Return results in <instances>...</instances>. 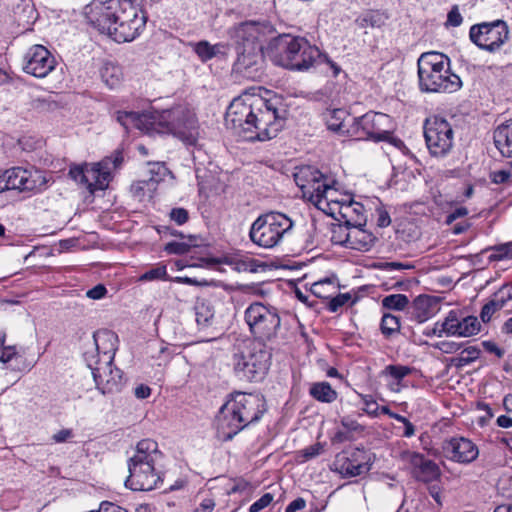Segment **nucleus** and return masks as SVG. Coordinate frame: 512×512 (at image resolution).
<instances>
[{"label": "nucleus", "mask_w": 512, "mask_h": 512, "mask_svg": "<svg viewBox=\"0 0 512 512\" xmlns=\"http://www.w3.org/2000/svg\"><path fill=\"white\" fill-rule=\"evenodd\" d=\"M278 97L265 99L245 93L230 103L225 125L247 141H266L277 136L284 126Z\"/></svg>", "instance_id": "1"}, {"label": "nucleus", "mask_w": 512, "mask_h": 512, "mask_svg": "<svg viewBox=\"0 0 512 512\" xmlns=\"http://www.w3.org/2000/svg\"><path fill=\"white\" fill-rule=\"evenodd\" d=\"M84 14L100 33L118 43L133 41L146 23L135 0H93L85 7Z\"/></svg>", "instance_id": "2"}, {"label": "nucleus", "mask_w": 512, "mask_h": 512, "mask_svg": "<svg viewBox=\"0 0 512 512\" xmlns=\"http://www.w3.org/2000/svg\"><path fill=\"white\" fill-rule=\"evenodd\" d=\"M272 34V27L263 23L244 22L233 27L230 30V36L237 44L234 71L250 79L259 77L263 56L266 55L264 43L271 38Z\"/></svg>", "instance_id": "3"}, {"label": "nucleus", "mask_w": 512, "mask_h": 512, "mask_svg": "<svg viewBox=\"0 0 512 512\" xmlns=\"http://www.w3.org/2000/svg\"><path fill=\"white\" fill-rule=\"evenodd\" d=\"M144 118L150 129L158 133L173 134L188 145H195L199 138V126L195 113L188 107L177 105L171 109L155 112L151 116H140L136 112H117V121L128 127L130 123L142 122Z\"/></svg>", "instance_id": "4"}, {"label": "nucleus", "mask_w": 512, "mask_h": 512, "mask_svg": "<svg viewBox=\"0 0 512 512\" xmlns=\"http://www.w3.org/2000/svg\"><path fill=\"white\" fill-rule=\"evenodd\" d=\"M144 118L150 129L158 133L173 134L188 145H195L199 138V126L195 113L188 107L177 105L171 109L155 112L151 116H140L136 112H117V121L128 127L130 123L142 122Z\"/></svg>", "instance_id": "5"}, {"label": "nucleus", "mask_w": 512, "mask_h": 512, "mask_svg": "<svg viewBox=\"0 0 512 512\" xmlns=\"http://www.w3.org/2000/svg\"><path fill=\"white\" fill-rule=\"evenodd\" d=\"M265 412V401L258 394L236 393L220 409L217 417V436L231 440L248 425L257 422Z\"/></svg>", "instance_id": "6"}, {"label": "nucleus", "mask_w": 512, "mask_h": 512, "mask_svg": "<svg viewBox=\"0 0 512 512\" xmlns=\"http://www.w3.org/2000/svg\"><path fill=\"white\" fill-rule=\"evenodd\" d=\"M266 56L278 66L305 71L314 65L320 57V51L303 37L281 34L269 40Z\"/></svg>", "instance_id": "7"}, {"label": "nucleus", "mask_w": 512, "mask_h": 512, "mask_svg": "<svg viewBox=\"0 0 512 512\" xmlns=\"http://www.w3.org/2000/svg\"><path fill=\"white\" fill-rule=\"evenodd\" d=\"M163 454L158 444L152 439L138 442L135 454L129 459V476L125 485L135 491H150L157 487L161 477L155 465L162 459Z\"/></svg>", "instance_id": "8"}, {"label": "nucleus", "mask_w": 512, "mask_h": 512, "mask_svg": "<svg viewBox=\"0 0 512 512\" xmlns=\"http://www.w3.org/2000/svg\"><path fill=\"white\" fill-rule=\"evenodd\" d=\"M421 91L431 93H452L460 89V77L450 71L449 59L438 52L421 54L417 61Z\"/></svg>", "instance_id": "9"}, {"label": "nucleus", "mask_w": 512, "mask_h": 512, "mask_svg": "<svg viewBox=\"0 0 512 512\" xmlns=\"http://www.w3.org/2000/svg\"><path fill=\"white\" fill-rule=\"evenodd\" d=\"M269 353L253 341L238 344L233 355L235 374L246 381H258L263 378L269 367Z\"/></svg>", "instance_id": "10"}, {"label": "nucleus", "mask_w": 512, "mask_h": 512, "mask_svg": "<svg viewBox=\"0 0 512 512\" xmlns=\"http://www.w3.org/2000/svg\"><path fill=\"white\" fill-rule=\"evenodd\" d=\"M292 227L293 221L285 214L269 212L252 223L249 237L255 245L270 249L278 246Z\"/></svg>", "instance_id": "11"}, {"label": "nucleus", "mask_w": 512, "mask_h": 512, "mask_svg": "<svg viewBox=\"0 0 512 512\" xmlns=\"http://www.w3.org/2000/svg\"><path fill=\"white\" fill-rule=\"evenodd\" d=\"M245 321L253 336L262 342L273 339L281 324L277 309L260 302L248 306L245 310Z\"/></svg>", "instance_id": "12"}, {"label": "nucleus", "mask_w": 512, "mask_h": 512, "mask_svg": "<svg viewBox=\"0 0 512 512\" xmlns=\"http://www.w3.org/2000/svg\"><path fill=\"white\" fill-rule=\"evenodd\" d=\"M393 129L392 119L384 113L368 112L353 118L348 137L356 140L384 141L390 138Z\"/></svg>", "instance_id": "13"}, {"label": "nucleus", "mask_w": 512, "mask_h": 512, "mask_svg": "<svg viewBox=\"0 0 512 512\" xmlns=\"http://www.w3.org/2000/svg\"><path fill=\"white\" fill-rule=\"evenodd\" d=\"M308 186L311 189L310 200L318 209L337 220H340L339 217H347L349 206H337L341 193L329 185L321 173L317 172Z\"/></svg>", "instance_id": "14"}, {"label": "nucleus", "mask_w": 512, "mask_h": 512, "mask_svg": "<svg viewBox=\"0 0 512 512\" xmlns=\"http://www.w3.org/2000/svg\"><path fill=\"white\" fill-rule=\"evenodd\" d=\"M470 40L482 50L495 52L508 40V25L503 20L483 22L471 26Z\"/></svg>", "instance_id": "15"}, {"label": "nucleus", "mask_w": 512, "mask_h": 512, "mask_svg": "<svg viewBox=\"0 0 512 512\" xmlns=\"http://www.w3.org/2000/svg\"><path fill=\"white\" fill-rule=\"evenodd\" d=\"M111 159H103L94 164H84L70 168L69 175L76 182L85 186L91 194L108 187L110 176Z\"/></svg>", "instance_id": "16"}, {"label": "nucleus", "mask_w": 512, "mask_h": 512, "mask_svg": "<svg viewBox=\"0 0 512 512\" xmlns=\"http://www.w3.org/2000/svg\"><path fill=\"white\" fill-rule=\"evenodd\" d=\"M453 135V129L447 120L437 116L426 120L424 136L432 155L447 154L453 146Z\"/></svg>", "instance_id": "17"}, {"label": "nucleus", "mask_w": 512, "mask_h": 512, "mask_svg": "<svg viewBox=\"0 0 512 512\" xmlns=\"http://www.w3.org/2000/svg\"><path fill=\"white\" fill-rule=\"evenodd\" d=\"M87 366L91 369L97 388L103 393H112L120 389L122 383V372L113 367V361L101 362L92 361L89 354H86Z\"/></svg>", "instance_id": "18"}, {"label": "nucleus", "mask_w": 512, "mask_h": 512, "mask_svg": "<svg viewBox=\"0 0 512 512\" xmlns=\"http://www.w3.org/2000/svg\"><path fill=\"white\" fill-rule=\"evenodd\" d=\"M56 65L55 57L43 45H33L24 56L23 70L32 76L46 77Z\"/></svg>", "instance_id": "19"}, {"label": "nucleus", "mask_w": 512, "mask_h": 512, "mask_svg": "<svg viewBox=\"0 0 512 512\" xmlns=\"http://www.w3.org/2000/svg\"><path fill=\"white\" fill-rule=\"evenodd\" d=\"M441 449L445 458L460 464L472 463L479 455L477 445L465 437L446 439L442 442Z\"/></svg>", "instance_id": "20"}, {"label": "nucleus", "mask_w": 512, "mask_h": 512, "mask_svg": "<svg viewBox=\"0 0 512 512\" xmlns=\"http://www.w3.org/2000/svg\"><path fill=\"white\" fill-rule=\"evenodd\" d=\"M11 190L20 192L40 190L46 184V178L43 173L36 169H24L22 167H13L6 170Z\"/></svg>", "instance_id": "21"}, {"label": "nucleus", "mask_w": 512, "mask_h": 512, "mask_svg": "<svg viewBox=\"0 0 512 512\" xmlns=\"http://www.w3.org/2000/svg\"><path fill=\"white\" fill-rule=\"evenodd\" d=\"M442 329L448 336L471 337L480 331L481 324L475 316L460 319L458 313L452 310L442 322Z\"/></svg>", "instance_id": "22"}, {"label": "nucleus", "mask_w": 512, "mask_h": 512, "mask_svg": "<svg viewBox=\"0 0 512 512\" xmlns=\"http://www.w3.org/2000/svg\"><path fill=\"white\" fill-rule=\"evenodd\" d=\"M93 339L96 353L87 351L84 357L86 358V354H89L90 360H99V363L113 361L116 351V334L109 330H100L94 333Z\"/></svg>", "instance_id": "23"}, {"label": "nucleus", "mask_w": 512, "mask_h": 512, "mask_svg": "<svg viewBox=\"0 0 512 512\" xmlns=\"http://www.w3.org/2000/svg\"><path fill=\"white\" fill-rule=\"evenodd\" d=\"M401 460L411 464L418 469L417 477L424 482H431L440 476L438 465L432 460L425 459L424 456L417 452L403 451L400 454Z\"/></svg>", "instance_id": "24"}, {"label": "nucleus", "mask_w": 512, "mask_h": 512, "mask_svg": "<svg viewBox=\"0 0 512 512\" xmlns=\"http://www.w3.org/2000/svg\"><path fill=\"white\" fill-rule=\"evenodd\" d=\"M369 469L367 463L358 460L357 453H352L351 456L345 452L339 453L333 462V470L345 477L359 476L368 472Z\"/></svg>", "instance_id": "25"}, {"label": "nucleus", "mask_w": 512, "mask_h": 512, "mask_svg": "<svg viewBox=\"0 0 512 512\" xmlns=\"http://www.w3.org/2000/svg\"><path fill=\"white\" fill-rule=\"evenodd\" d=\"M364 226L365 221L351 224L350 240L349 244H347L348 248L359 251H369L373 247L376 237L371 232L364 229Z\"/></svg>", "instance_id": "26"}, {"label": "nucleus", "mask_w": 512, "mask_h": 512, "mask_svg": "<svg viewBox=\"0 0 512 512\" xmlns=\"http://www.w3.org/2000/svg\"><path fill=\"white\" fill-rule=\"evenodd\" d=\"M327 128L342 136L348 137L353 118L345 109H329L324 113Z\"/></svg>", "instance_id": "27"}, {"label": "nucleus", "mask_w": 512, "mask_h": 512, "mask_svg": "<svg viewBox=\"0 0 512 512\" xmlns=\"http://www.w3.org/2000/svg\"><path fill=\"white\" fill-rule=\"evenodd\" d=\"M493 139L496 148L504 157H512V119L494 130Z\"/></svg>", "instance_id": "28"}, {"label": "nucleus", "mask_w": 512, "mask_h": 512, "mask_svg": "<svg viewBox=\"0 0 512 512\" xmlns=\"http://www.w3.org/2000/svg\"><path fill=\"white\" fill-rule=\"evenodd\" d=\"M435 307L436 302L432 297L419 295L412 303V315L419 323H422L433 316Z\"/></svg>", "instance_id": "29"}, {"label": "nucleus", "mask_w": 512, "mask_h": 512, "mask_svg": "<svg viewBox=\"0 0 512 512\" xmlns=\"http://www.w3.org/2000/svg\"><path fill=\"white\" fill-rule=\"evenodd\" d=\"M101 78L110 88L118 87L123 80V72L119 65L106 62L100 70Z\"/></svg>", "instance_id": "30"}, {"label": "nucleus", "mask_w": 512, "mask_h": 512, "mask_svg": "<svg viewBox=\"0 0 512 512\" xmlns=\"http://www.w3.org/2000/svg\"><path fill=\"white\" fill-rule=\"evenodd\" d=\"M309 393L314 399L323 403H332L338 396L337 392L332 389L328 382L313 383Z\"/></svg>", "instance_id": "31"}, {"label": "nucleus", "mask_w": 512, "mask_h": 512, "mask_svg": "<svg viewBox=\"0 0 512 512\" xmlns=\"http://www.w3.org/2000/svg\"><path fill=\"white\" fill-rule=\"evenodd\" d=\"M148 167L150 177L147 179V187L151 193L156 185L169 174V170L164 162H148Z\"/></svg>", "instance_id": "32"}, {"label": "nucleus", "mask_w": 512, "mask_h": 512, "mask_svg": "<svg viewBox=\"0 0 512 512\" xmlns=\"http://www.w3.org/2000/svg\"><path fill=\"white\" fill-rule=\"evenodd\" d=\"M196 322L200 327H208L214 319V308L208 301H199L195 306Z\"/></svg>", "instance_id": "33"}, {"label": "nucleus", "mask_w": 512, "mask_h": 512, "mask_svg": "<svg viewBox=\"0 0 512 512\" xmlns=\"http://www.w3.org/2000/svg\"><path fill=\"white\" fill-rule=\"evenodd\" d=\"M311 291L318 298L329 299L337 292V285L327 278L313 283Z\"/></svg>", "instance_id": "34"}, {"label": "nucleus", "mask_w": 512, "mask_h": 512, "mask_svg": "<svg viewBox=\"0 0 512 512\" xmlns=\"http://www.w3.org/2000/svg\"><path fill=\"white\" fill-rule=\"evenodd\" d=\"M351 224L344 223L333 224L331 227V241L334 244L345 245L349 244Z\"/></svg>", "instance_id": "35"}, {"label": "nucleus", "mask_w": 512, "mask_h": 512, "mask_svg": "<svg viewBox=\"0 0 512 512\" xmlns=\"http://www.w3.org/2000/svg\"><path fill=\"white\" fill-rule=\"evenodd\" d=\"M479 355L480 349L470 346L462 350L458 357L452 358L451 363L456 368H462L478 359Z\"/></svg>", "instance_id": "36"}, {"label": "nucleus", "mask_w": 512, "mask_h": 512, "mask_svg": "<svg viewBox=\"0 0 512 512\" xmlns=\"http://www.w3.org/2000/svg\"><path fill=\"white\" fill-rule=\"evenodd\" d=\"M380 328L383 335L390 337L400 331V320L390 313H385L382 316Z\"/></svg>", "instance_id": "37"}, {"label": "nucleus", "mask_w": 512, "mask_h": 512, "mask_svg": "<svg viewBox=\"0 0 512 512\" xmlns=\"http://www.w3.org/2000/svg\"><path fill=\"white\" fill-rule=\"evenodd\" d=\"M409 304V299L404 294H391L383 298L382 306L390 310H404Z\"/></svg>", "instance_id": "38"}, {"label": "nucleus", "mask_w": 512, "mask_h": 512, "mask_svg": "<svg viewBox=\"0 0 512 512\" xmlns=\"http://www.w3.org/2000/svg\"><path fill=\"white\" fill-rule=\"evenodd\" d=\"M493 253L489 256L490 261H501L504 259H512V242L495 245L490 247Z\"/></svg>", "instance_id": "39"}, {"label": "nucleus", "mask_w": 512, "mask_h": 512, "mask_svg": "<svg viewBox=\"0 0 512 512\" xmlns=\"http://www.w3.org/2000/svg\"><path fill=\"white\" fill-rule=\"evenodd\" d=\"M349 211L347 212V217H339L340 219H343L346 221L347 224H355L356 222H366L365 218L363 217V206L355 201H351V203H348Z\"/></svg>", "instance_id": "40"}, {"label": "nucleus", "mask_w": 512, "mask_h": 512, "mask_svg": "<svg viewBox=\"0 0 512 512\" xmlns=\"http://www.w3.org/2000/svg\"><path fill=\"white\" fill-rule=\"evenodd\" d=\"M413 368L404 365H388L386 366L384 373L391 376L400 385L403 378L410 375L413 372Z\"/></svg>", "instance_id": "41"}, {"label": "nucleus", "mask_w": 512, "mask_h": 512, "mask_svg": "<svg viewBox=\"0 0 512 512\" xmlns=\"http://www.w3.org/2000/svg\"><path fill=\"white\" fill-rule=\"evenodd\" d=\"M503 307L504 306L492 295L491 299L481 309L480 318L482 322H489L492 316Z\"/></svg>", "instance_id": "42"}, {"label": "nucleus", "mask_w": 512, "mask_h": 512, "mask_svg": "<svg viewBox=\"0 0 512 512\" xmlns=\"http://www.w3.org/2000/svg\"><path fill=\"white\" fill-rule=\"evenodd\" d=\"M323 451V445L321 443H315L309 447H306L300 450L297 453V460L299 462L309 461L317 456H319Z\"/></svg>", "instance_id": "43"}, {"label": "nucleus", "mask_w": 512, "mask_h": 512, "mask_svg": "<svg viewBox=\"0 0 512 512\" xmlns=\"http://www.w3.org/2000/svg\"><path fill=\"white\" fill-rule=\"evenodd\" d=\"M193 50L203 62L214 58L211 44L208 41L203 40L193 44Z\"/></svg>", "instance_id": "44"}, {"label": "nucleus", "mask_w": 512, "mask_h": 512, "mask_svg": "<svg viewBox=\"0 0 512 512\" xmlns=\"http://www.w3.org/2000/svg\"><path fill=\"white\" fill-rule=\"evenodd\" d=\"M167 278L166 266L161 265L150 269L149 271L142 274L139 278L140 281H153V280H165Z\"/></svg>", "instance_id": "45"}, {"label": "nucleus", "mask_w": 512, "mask_h": 512, "mask_svg": "<svg viewBox=\"0 0 512 512\" xmlns=\"http://www.w3.org/2000/svg\"><path fill=\"white\" fill-rule=\"evenodd\" d=\"M266 265L263 263H260L258 260L254 258H245L240 260L237 263V270L243 271V272H252L255 273L258 271L259 268H265Z\"/></svg>", "instance_id": "46"}, {"label": "nucleus", "mask_w": 512, "mask_h": 512, "mask_svg": "<svg viewBox=\"0 0 512 512\" xmlns=\"http://www.w3.org/2000/svg\"><path fill=\"white\" fill-rule=\"evenodd\" d=\"M274 499L272 493H265L261 498L255 501L249 508V512H260L266 508Z\"/></svg>", "instance_id": "47"}, {"label": "nucleus", "mask_w": 512, "mask_h": 512, "mask_svg": "<svg viewBox=\"0 0 512 512\" xmlns=\"http://www.w3.org/2000/svg\"><path fill=\"white\" fill-rule=\"evenodd\" d=\"M190 245L184 242H169L165 245L164 250L169 254H185L189 251Z\"/></svg>", "instance_id": "48"}, {"label": "nucleus", "mask_w": 512, "mask_h": 512, "mask_svg": "<svg viewBox=\"0 0 512 512\" xmlns=\"http://www.w3.org/2000/svg\"><path fill=\"white\" fill-rule=\"evenodd\" d=\"M493 296L502 304L503 306L510 300H512V285H503L498 291H496Z\"/></svg>", "instance_id": "49"}, {"label": "nucleus", "mask_w": 512, "mask_h": 512, "mask_svg": "<svg viewBox=\"0 0 512 512\" xmlns=\"http://www.w3.org/2000/svg\"><path fill=\"white\" fill-rule=\"evenodd\" d=\"M188 218V211L184 208H173L170 212V219L178 225L186 223Z\"/></svg>", "instance_id": "50"}, {"label": "nucleus", "mask_w": 512, "mask_h": 512, "mask_svg": "<svg viewBox=\"0 0 512 512\" xmlns=\"http://www.w3.org/2000/svg\"><path fill=\"white\" fill-rule=\"evenodd\" d=\"M331 300L328 304V309L331 312H336L341 306H343L349 299L350 296L348 294H338L336 296L330 297Z\"/></svg>", "instance_id": "51"}, {"label": "nucleus", "mask_w": 512, "mask_h": 512, "mask_svg": "<svg viewBox=\"0 0 512 512\" xmlns=\"http://www.w3.org/2000/svg\"><path fill=\"white\" fill-rule=\"evenodd\" d=\"M362 400L365 406L364 411L369 415L377 416L379 412V405L377 402L370 396H364Z\"/></svg>", "instance_id": "52"}, {"label": "nucleus", "mask_w": 512, "mask_h": 512, "mask_svg": "<svg viewBox=\"0 0 512 512\" xmlns=\"http://www.w3.org/2000/svg\"><path fill=\"white\" fill-rule=\"evenodd\" d=\"M131 191L134 196L143 198L148 191L147 180H140L132 184Z\"/></svg>", "instance_id": "53"}, {"label": "nucleus", "mask_w": 512, "mask_h": 512, "mask_svg": "<svg viewBox=\"0 0 512 512\" xmlns=\"http://www.w3.org/2000/svg\"><path fill=\"white\" fill-rule=\"evenodd\" d=\"M463 21V18L458 10L457 6H454L448 13L447 23L453 27L459 26Z\"/></svg>", "instance_id": "54"}, {"label": "nucleus", "mask_w": 512, "mask_h": 512, "mask_svg": "<svg viewBox=\"0 0 512 512\" xmlns=\"http://www.w3.org/2000/svg\"><path fill=\"white\" fill-rule=\"evenodd\" d=\"M106 292H107L106 287L102 284H98L95 287H93L92 289L88 290L86 292V296L88 298L98 300V299L103 298L105 296Z\"/></svg>", "instance_id": "55"}, {"label": "nucleus", "mask_w": 512, "mask_h": 512, "mask_svg": "<svg viewBox=\"0 0 512 512\" xmlns=\"http://www.w3.org/2000/svg\"><path fill=\"white\" fill-rule=\"evenodd\" d=\"M17 350L15 346H3L0 349V361L6 363L16 356Z\"/></svg>", "instance_id": "56"}, {"label": "nucleus", "mask_w": 512, "mask_h": 512, "mask_svg": "<svg viewBox=\"0 0 512 512\" xmlns=\"http://www.w3.org/2000/svg\"><path fill=\"white\" fill-rule=\"evenodd\" d=\"M437 348L444 353H454L460 349V344L453 341H442L437 344Z\"/></svg>", "instance_id": "57"}, {"label": "nucleus", "mask_w": 512, "mask_h": 512, "mask_svg": "<svg viewBox=\"0 0 512 512\" xmlns=\"http://www.w3.org/2000/svg\"><path fill=\"white\" fill-rule=\"evenodd\" d=\"M73 436L71 429H62L52 436V439L56 443H63L68 441Z\"/></svg>", "instance_id": "58"}, {"label": "nucleus", "mask_w": 512, "mask_h": 512, "mask_svg": "<svg viewBox=\"0 0 512 512\" xmlns=\"http://www.w3.org/2000/svg\"><path fill=\"white\" fill-rule=\"evenodd\" d=\"M215 508V501L211 498L204 499L194 512H212Z\"/></svg>", "instance_id": "59"}, {"label": "nucleus", "mask_w": 512, "mask_h": 512, "mask_svg": "<svg viewBox=\"0 0 512 512\" xmlns=\"http://www.w3.org/2000/svg\"><path fill=\"white\" fill-rule=\"evenodd\" d=\"M510 177L511 173L506 170H498L492 173V180L497 184L506 182Z\"/></svg>", "instance_id": "60"}, {"label": "nucleus", "mask_w": 512, "mask_h": 512, "mask_svg": "<svg viewBox=\"0 0 512 512\" xmlns=\"http://www.w3.org/2000/svg\"><path fill=\"white\" fill-rule=\"evenodd\" d=\"M306 506V501L299 497L293 500L286 508L285 512H297L298 510L304 509Z\"/></svg>", "instance_id": "61"}, {"label": "nucleus", "mask_w": 512, "mask_h": 512, "mask_svg": "<svg viewBox=\"0 0 512 512\" xmlns=\"http://www.w3.org/2000/svg\"><path fill=\"white\" fill-rule=\"evenodd\" d=\"M378 213V219H377V225L379 227H387L391 223L390 216L387 211L383 209H377Z\"/></svg>", "instance_id": "62"}, {"label": "nucleus", "mask_w": 512, "mask_h": 512, "mask_svg": "<svg viewBox=\"0 0 512 512\" xmlns=\"http://www.w3.org/2000/svg\"><path fill=\"white\" fill-rule=\"evenodd\" d=\"M211 49H212V55L214 57H218V56H226L228 53L229 47L227 44L217 43L214 45L211 44Z\"/></svg>", "instance_id": "63"}, {"label": "nucleus", "mask_w": 512, "mask_h": 512, "mask_svg": "<svg viewBox=\"0 0 512 512\" xmlns=\"http://www.w3.org/2000/svg\"><path fill=\"white\" fill-rule=\"evenodd\" d=\"M467 214L468 210L465 207H459L447 216L446 222L451 224L457 218L464 217Z\"/></svg>", "instance_id": "64"}]
</instances>
